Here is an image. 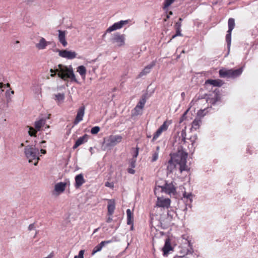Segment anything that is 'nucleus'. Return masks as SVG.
Wrapping results in <instances>:
<instances>
[{
    "mask_svg": "<svg viewBox=\"0 0 258 258\" xmlns=\"http://www.w3.org/2000/svg\"><path fill=\"white\" fill-rule=\"evenodd\" d=\"M185 132L182 131L181 133L182 139L178 147L177 151L175 153L171 155V158L172 160H173L177 165L179 166V168L181 172L183 171H188L189 169L186 165V159L188 154L186 152L185 150L183 149V147L181 145L185 143Z\"/></svg>",
    "mask_w": 258,
    "mask_h": 258,
    "instance_id": "f257e3e1",
    "label": "nucleus"
},
{
    "mask_svg": "<svg viewBox=\"0 0 258 258\" xmlns=\"http://www.w3.org/2000/svg\"><path fill=\"white\" fill-rule=\"evenodd\" d=\"M58 67V72L57 73V76L58 77L64 81L70 80L72 82H78L71 66L68 67L62 64H59Z\"/></svg>",
    "mask_w": 258,
    "mask_h": 258,
    "instance_id": "f03ea898",
    "label": "nucleus"
},
{
    "mask_svg": "<svg viewBox=\"0 0 258 258\" xmlns=\"http://www.w3.org/2000/svg\"><path fill=\"white\" fill-rule=\"evenodd\" d=\"M24 153L26 158L29 160V162H33V161H34V165H37L38 161L39 160L38 149L32 145L27 146L25 148Z\"/></svg>",
    "mask_w": 258,
    "mask_h": 258,
    "instance_id": "7ed1b4c3",
    "label": "nucleus"
},
{
    "mask_svg": "<svg viewBox=\"0 0 258 258\" xmlns=\"http://www.w3.org/2000/svg\"><path fill=\"white\" fill-rule=\"evenodd\" d=\"M243 72L242 68L237 69L222 68L219 71V76L223 78L235 79L239 77Z\"/></svg>",
    "mask_w": 258,
    "mask_h": 258,
    "instance_id": "20e7f679",
    "label": "nucleus"
},
{
    "mask_svg": "<svg viewBox=\"0 0 258 258\" xmlns=\"http://www.w3.org/2000/svg\"><path fill=\"white\" fill-rule=\"evenodd\" d=\"M164 192L166 194L175 195L176 193V188L173 183H166L164 186H156L154 190L155 195H157L158 192Z\"/></svg>",
    "mask_w": 258,
    "mask_h": 258,
    "instance_id": "39448f33",
    "label": "nucleus"
},
{
    "mask_svg": "<svg viewBox=\"0 0 258 258\" xmlns=\"http://www.w3.org/2000/svg\"><path fill=\"white\" fill-rule=\"evenodd\" d=\"M46 123V119L44 118H41L38 120H36L34 122L35 128L30 126H27L29 128L28 134L31 137H36L37 133L38 131H40L41 128L44 126Z\"/></svg>",
    "mask_w": 258,
    "mask_h": 258,
    "instance_id": "423d86ee",
    "label": "nucleus"
},
{
    "mask_svg": "<svg viewBox=\"0 0 258 258\" xmlns=\"http://www.w3.org/2000/svg\"><path fill=\"white\" fill-rule=\"evenodd\" d=\"M204 110H200L198 111L197 116L191 123V131H197L199 129L202 123V117L205 115L204 114Z\"/></svg>",
    "mask_w": 258,
    "mask_h": 258,
    "instance_id": "0eeeda50",
    "label": "nucleus"
},
{
    "mask_svg": "<svg viewBox=\"0 0 258 258\" xmlns=\"http://www.w3.org/2000/svg\"><path fill=\"white\" fill-rule=\"evenodd\" d=\"M220 94L219 90L215 89L212 93L207 95V102L212 105H214L220 100Z\"/></svg>",
    "mask_w": 258,
    "mask_h": 258,
    "instance_id": "6e6552de",
    "label": "nucleus"
},
{
    "mask_svg": "<svg viewBox=\"0 0 258 258\" xmlns=\"http://www.w3.org/2000/svg\"><path fill=\"white\" fill-rule=\"evenodd\" d=\"M130 21V20H121L119 22L114 23L112 26L107 29L105 33L103 35V36H104L106 33H110L113 31L122 28L124 25L127 24Z\"/></svg>",
    "mask_w": 258,
    "mask_h": 258,
    "instance_id": "1a4fd4ad",
    "label": "nucleus"
},
{
    "mask_svg": "<svg viewBox=\"0 0 258 258\" xmlns=\"http://www.w3.org/2000/svg\"><path fill=\"white\" fill-rule=\"evenodd\" d=\"M122 137L120 135H110L106 140V146L107 147H113L120 143Z\"/></svg>",
    "mask_w": 258,
    "mask_h": 258,
    "instance_id": "9d476101",
    "label": "nucleus"
},
{
    "mask_svg": "<svg viewBox=\"0 0 258 258\" xmlns=\"http://www.w3.org/2000/svg\"><path fill=\"white\" fill-rule=\"evenodd\" d=\"M59 56L68 59H73L77 57V53L75 51L65 50L58 49Z\"/></svg>",
    "mask_w": 258,
    "mask_h": 258,
    "instance_id": "9b49d317",
    "label": "nucleus"
},
{
    "mask_svg": "<svg viewBox=\"0 0 258 258\" xmlns=\"http://www.w3.org/2000/svg\"><path fill=\"white\" fill-rule=\"evenodd\" d=\"M111 41L112 43H116L117 45L119 47L122 46L125 44V35L116 33L114 34L111 39Z\"/></svg>",
    "mask_w": 258,
    "mask_h": 258,
    "instance_id": "f8f14e48",
    "label": "nucleus"
},
{
    "mask_svg": "<svg viewBox=\"0 0 258 258\" xmlns=\"http://www.w3.org/2000/svg\"><path fill=\"white\" fill-rule=\"evenodd\" d=\"M157 197L156 206L164 208H168L170 205L171 200L169 198L164 199L162 197Z\"/></svg>",
    "mask_w": 258,
    "mask_h": 258,
    "instance_id": "ddd939ff",
    "label": "nucleus"
},
{
    "mask_svg": "<svg viewBox=\"0 0 258 258\" xmlns=\"http://www.w3.org/2000/svg\"><path fill=\"white\" fill-rule=\"evenodd\" d=\"M70 185V181L69 179H66L65 182H60L57 183L54 186V190L58 193L63 192L67 186Z\"/></svg>",
    "mask_w": 258,
    "mask_h": 258,
    "instance_id": "4468645a",
    "label": "nucleus"
},
{
    "mask_svg": "<svg viewBox=\"0 0 258 258\" xmlns=\"http://www.w3.org/2000/svg\"><path fill=\"white\" fill-rule=\"evenodd\" d=\"M85 112V107L82 106L79 108L77 111V114L75 119L74 121V124H77L79 122L82 121Z\"/></svg>",
    "mask_w": 258,
    "mask_h": 258,
    "instance_id": "2eb2a0df",
    "label": "nucleus"
},
{
    "mask_svg": "<svg viewBox=\"0 0 258 258\" xmlns=\"http://www.w3.org/2000/svg\"><path fill=\"white\" fill-rule=\"evenodd\" d=\"M155 61H152L150 64L144 68L142 72L138 75V78L142 77L143 76L146 75L151 72L152 68L155 66Z\"/></svg>",
    "mask_w": 258,
    "mask_h": 258,
    "instance_id": "dca6fc26",
    "label": "nucleus"
},
{
    "mask_svg": "<svg viewBox=\"0 0 258 258\" xmlns=\"http://www.w3.org/2000/svg\"><path fill=\"white\" fill-rule=\"evenodd\" d=\"M112 240L101 241L99 244L95 246L92 251V255H94L96 252L101 250L102 247L105 245L111 243Z\"/></svg>",
    "mask_w": 258,
    "mask_h": 258,
    "instance_id": "f3484780",
    "label": "nucleus"
},
{
    "mask_svg": "<svg viewBox=\"0 0 258 258\" xmlns=\"http://www.w3.org/2000/svg\"><path fill=\"white\" fill-rule=\"evenodd\" d=\"M115 209V202L113 199L109 200L107 205V214L108 216H111L114 213Z\"/></svg>",
    "mask_w": 258,
    "mask_h": 258,
    "instance_id": "a211bd4d",
    "label": "nucleus"
},
{
    "mask_svg": "<svg viewBox=\"0 0 258 258\" xmlns=\"http://www.w3.org/2000/svg\"><path fill=\"white\" fill-rule=\"evenodd\" d=\"M146 100L145 97H142L141 99L139 101L134 110L136 112V115H138L140 113V112L143 109L144 107L145 104L146 103Z\"/></svg>",
    "mask_w": 258,
    "mask_h": 258,
    "instance_id": "6ab92c4d",
    "label": "nucleus"
},
{
    "mask_svg": "<svg viewBox=\"0 0 258 258\" xmlns=\"http://www.w3.org/2000/svg\"><path fill=\"white\" fill-rule=\"evenodd\" d=\"M173 248L171 246L170 239L167 238L165 240L164 246L162 249L163 255H167L169 252L171 250H173Z\"/></svg>",
    "mask_w": 258,
    "mask_h": 258,
    "instance_id": "aec40b11",
    "label": "nucleus"
},
{
    "mask_svg": "<svg viewBox=\"0 0 258 258\" xmlns=\"http://www.w3.org/2000/svg\"><path fill=\"white\" fill-rule=\"evenodd\" d=\"M85 182V180L82 174H80L75 177V187L76 188H79Z\"/></svg>",
    "mask_w": 258,
    "mask_h": 258,
    "instance_id": "412c9836",
    "label": "nucleus"
},
{
    "mask_svg": "<svg viewBox=\"0 0 258 258\" xmlns=\"http://www.w3.org/2000/svg\"><path fill=\"white\" fill-rule=\"evenodd\" d=\"M224 84L223 81L220 79L216 80H212V79H208L206 81L205 85H213L215 87H221Z\"/></svg>",
    "mask_w": 258,
    "mask_h": 258,
    "instance_id": "4be33fe9",
    "label": "nucleus"
},
{
    "mask_svg": "<svg viewBox=\"0 0 258 258\" xmlns=\"http://www.w3.org/2000/svg\"><path fill=\"white\" fill-rule=\"evenodd\" d=\"M88 140V135L87 134H85L82 137L79 138L76 142L75 144L73 146V148L75 149L77 148L79 146L86 142Z\"/></svg>",
    "mask_w": 258,
    "mask_h": 258,
    "instance_id": "5701e85b",
    "label": "nucleus"
},
{
    "mask_svg": "<svg viewBox=\"0 0 258 258\" xmlns=\"http://www.w3.org/2000/svg\"><path fill=\"white\" fill-rule=\"evenodd\" d=\"M58 39L59 42L62 44V45L65 47L67 45L68 43L66 40V32L64 31L58 30Z\"/></svg>",
    "mask_w": 258,
    "mask_h": 258,
    "instance_id": "b1692460",
    "label": "nucleus"
},
{
    "mask_svg": "<svg viewBox=\"0 0 258 258\" xmlns=\"http://www.w3.org/2000/svg\"><path fill=\"white\" fill-rule=\"evenodd\" d=\"M50 44V42L46 41L44 38L42 37L40 39L39 42L36 44V47L38 49H44L48 44Z\"/></svg>",
    "mask_w": 258,
    "mask_h": 258,
    "instance_id": "393cba45",
    "label": "nucleus"
},
{
    "mask_svg": "<svg viewBox=\"0 0 258 258\" xmlns=\"http://www.w3.org/2000/svg\"><path fill=\"white\" fill-rule=\"evenodd\" d=\"M172 123L171 120H166L158 128L162 133L168 130L169 126Z\"/></svg>",
    "mask_w": 258,
    "mask_h": 258,
    "instance_id": "a878e982",
    "label": "nucleus"
},
{
    "mask_svg": "<svg viewBox=\"0 0 258 258\" xmlns=\"http://www.w3.org/2000/svg\"><path fill=\"white\" fill-rule=\"evenodd\" d=\"M127 214V224L128 225H133L134 222L133 214L132 213L130 209L126 210Z\"/></svg>",
    "mask_w": 258,
    "mask_h": 258,
    "instance_id": "bb28decb",
    "label": "nucleus"
},
{
    "mask_svg": "<svg viewBox=\"0 0 258 258\" xmlns=\"http://www.w3.org/2000/svg\"><path fill=\"white\" fill-rule=\"evenodd\" d=\"M86 72V69L84 66H80L77 68V72L80 74L83 79L85 78Z\"/></svg>",
    "mask_w": 258,
    "mask_h": 258,
    "instance_id": "cd10ccee",
    "label": "nucleus"
},
{
    "mask_svg": "<svg viewBox=\"0 0 258 258\" xmlns=\"http://www.w3.org/2000/svg\"><path fill=\"white\" fill-rule=\"evenodd\" d=\"M176 165V163L171 158L168 163L167 169L172 171L175 168Z\"/></svg>",
    "mask_w": 258,
    "mask_h": 258,
    "instance_id": "c85d7f7f",
    "label": "nucleus"
},
{
    "mask_svg": "<svg viewBox=\"0 0 258 258\" xmlns=\"http://www.w3.org/2000/svg\"><path fill=\"white\" fill-rule=\"evenodd\" d=\"M228 30L232 31L235 27V20L233 18H229L228 20Z\"/></svg>",
    "mask_w": 258,
    "mask_h": 258,
    "instance_id": "c756f323",
    "label": "nucleus"
},
{
    "mask_svg": "<svg viewBox=\"0 0 258 258\" xmlns=\"http://www.w3.org/2000/svg\"><path fill=\"white\" fill-rule=\"evenodd\" d=\"M227 33L226 35V41L227 43L228 47L229 48L231 45L232 31H227Z\"/></svg>",
    "mask_w": 258,
    "mask_h": 258,
    "instance_id": "7c9ffc66",
    "label": "nucleus"
},
{
    "mask_svg": "<svg viewBox=\"0 0 258 258\" xmlns=\"http://www.w3.org/2000/svg\"><path fill=\"white\" fill-rule=\"evenodd\" d=\"M175 0H165L163 3V9H166L168 7H169Z\"/></svg>",
    "mask_w": 258,
    "mask_h": 258,
    "instance_id": "2f4dec72",
    "label": "nucleus"
},
{
    "mask_svg": "<svg viewBox=\"0 0 258 258\" xmlns=\"http://www.w3.org/2000/svg\"><path fill=\"white\" fill-rule=\"evenodd\" d=\"M162 132L160 130L158 129L157 131L154 134L152 141L154 142L155 141H156L162 134Z\"/></svg>",
    "mask_w": 258,
    "mask_h": 258,
    "instance_id": "473e14b6",
    "label": "nucleus"
},
{
    "mask_svg": "<svg viewBox=\"0 0 258 258\" xmlns=\"http://www.w3.org/2000/svg\"><path fill=\"white\" fill-rule=\"evenodd\" d=\"M100 130V127L98 126H96L94 127H93L91 130V133L92 135H95L97 134Z\"/></svg>",
    "mask_w": 258,
    "mask_h": 258,
    "instance_id": "72a5a7b5",
    "label": "nucleus"
},
{
    "mask_svg": "<svg viewBox=\"0 0 258 258\" xmlns=\"http://www.w3.org/2000/svg\"><path fill=\"white\" fill-rule=\"evenodd\" d=\"M55 99L58 101H62L64 98V94L62 93H58L55 95Z\"/></svg>",
    "mask_w": 258,
    "mask_h": 258,
    "instance_id": "f704fd0d",
    "label": "nucleus"
},
{
    "mask_svg": "<svg viewBox=\"0 0 258 258\" xmlns=\"http://www.w3.org/2000/svg\"><path fill=\"white\" fill-rule=\"evenodd\" d=\"M176 29V33H175V34L173 35L172 36V38L170 40L174 39V38H175L177 36H181L182 35L181 33V29Z\"/></svg>",
    "mask_w": 258,
    "mask_h": 258,
    "instance_id": "c9c22d12",
    "label": "nucleus"
},
{
    "mask_svg": "<svg viewBox=\"0 0 258 258\" xmlns=\"http://www.w3.org/2000/svg\"><path fill=\"white\" fill-rule=\"evenodd\" d=\"M50 72L51 73L50 76L52 77H54L56 75V73L57 74L58 72V67L57 66V68H56V69H51Z\"/></svg>",
    "mask_w": 258,
    "mask_h": 258,
    "instance_id": "e433bc0d",
    "label": "nucleus"
},
{
    "mask_svg": "<svg viewBox=\"0 0 258 258\" xmlns=\"http://www.w3.org/2000/svg\"><path fill=\"white\" fill-rule=\"evenodd\" d=\"M189 109H188L187 110H186L184 112V113L182 114V116L181 117V118L180 119V121H179L180 123L182 122V121H183L184 120H185L186 119V115L188 113Z\"/></svg>",
    "mask_w": 258,
    "mask_h": 258,
    "instance_id": "4c0bfd02",
    "label": "nucleus"
},
{
    "mask_svg": "<svg viewBox=\"0 0 258 258\" xmlns=\"http://www.w3.org/2000/svg\"><path fill=\"white\" fill-rule=\"evenodd\" d=\"M158 153L156 152L154 153L152 155L151 161L152 162L156 161L158 159Z\"/></svg>",
    "mask_w": 258,
    "mask_h": 258,
    "instance_id": "58836bf2",
    "label": "nucleus"
},
{
    "mask_svg": "<svg viewBox=\"0 0 258 258\" xmlns=\"http://www.w3.org/2000/svg\"><path fill=\"white\" fill-rule=\"evenodd\" d=\"M84 250H81L79 251L78 255H75L74 258H84Z\"/></svg>",
    "mask_w": 258,
    "mask_h": 258,
    "instance_id": "ea45409f",
    "label": "nucleus"
},
{
    "mask_svg": "<svg viewBox=\"0 0 258 258\" xmlns=\"http://www.w3.org/2000/svg\"><path fill=\"white\" fill-rule=\"evenodd\" d=\"M139 154V148H136L135 149H134V153L133 155V156L134 158H136Z\"/></svg>",
    "mask_w": 258,
    "mask_h": 258,
    "instance_id": "a19ab883",
    "label": "nucleus"
},
{
    "mask_svg": "<svg viewBox=\"0 0 258 258\" xmlns=\"http://www.w3.org/2000/svg\"><path fill=\"white\" fill-rule=\"evenodd\" d=\"M181 22H176L175 24V29H181Z\"/></svg>",
    "mask_w": 258,
    "mask_h": 258,
    "instance_id": "79ce46f5",
    "label": "nucleus"
},
{
    "mask_svg": "<svg viewBox=\"0 0 258 258\" xmlns=\"http://www.w3.org/2000/svg\"><path fill=\"white\" fill-rule=\"evenodd\" d=\"M192 196L191 194H189V193H186V192H185L184 194H183V197L184 198H186L187 199H190V197Z\"/></svg>",
    "mask_w": 258,
    "mask_h": 258,
    "instance_id": "37998d69",
    "label": "nucleus"
},
{
    "mask_svg": "<svg viewBox=\"0 0 258 258\" xmlns=\"http://www.w3.org/2000/svg\"><path fill=\"white\" fill-rule=\"evenodd\" d=\"M135 163H136V160L134 159H133L131 162V166L132 168L135 167Z\"/></svg>",
    "mask_w": 258,
    "mask_h": 258,
    "instance_id": "c03bdc74",
    "label": "nucleus"
},
{
    "mask_svg": "<svg viewBox=\"0 0 258 258\" xmlns=\"http://www.w3.org/2000/svg\"><path fill=\"white\" fill-rule=\"evenodd\" d=\"M34 228H35L34 224V223L31 224L29 225V226L28 227V230L29 231H31V230H32L33 229H34Z\"/></svg>",
    "mask_w": 258,
    "mask_h": 258,
    "instance_id": "a18cd8bd",
    "label": "nucleus"
},
{
    "mask_svg": "<svg viewBox=\"0 0 258 258\" xmlns=\"http://www.w3.org/2000/svg\"><path fill=\"white\" fill-rule=\"evenodd\" d=\"M112 221V218L111 216H109V217L107 218L106 220V222L107 223H110Z\"/></svg>",
    "mask_w": 258,
    "mask_h": 258,
    "instance_id": "49530a36",
    "label": "nucleus"
},
{
    "mask_svg": "<svg viewBox=\"0 0 258 258\" xmlns=\"http://www.w3.org/2000/svg\"><path fill=\"white\" fill-rule=\"evenodd\" d=\"M128 172L131 174H134L135 173V170L131 168L128 169Z\"/></svg>",
    "mask_w": 258,
    "mask_h": 258,
    "instance_id": "de8ad7c7",
    "label": "nucleus"
},
{
    "mask_svg": "<svg viewBox=\"0 0 258 258\" xmlns=\"http://www.w3.org/2000/svg\"><path fill=\"white\" fill-rule=\"evenodd\" d=\"M40 152L42 154H45L46 153V150L44 149H41Z\"/></svg>",
    "mask_w": 258,
    "mask_h": 258,
    "instance_id": "09e8293b",
    "label": "nucleus"
},
{
    "mask_svg": "<svg viewBox=\"0 0 258 258\" xmlns=\"http://www.w3.org/2000/svg\"><path fill=\"white\" fill-rule=\"evenodd\" d=\"M4 85L3 84V83H0V88L2 89Z\"/></svg>",
    "mask_w": 258,
    "mask_h": 258,
    "instance_id": "8fccbe9b",
    "label": "nucleus"
},
{
    "mask_svg": "<svg viewBox=\"0 0 258 258\" xmlns=\"http://www.w3.org/2000/svg\"><path fill=\"white\" fill-rule=\"evenodd\" d=\"M181 96H182V97L183 98L185 96V93L184 92L181 93Z\"/></svg>",
    "mask_w": 258,
    "mask_h": 258,
    "instance_id": "3c124183",
    "label": "nucleus"
},
{
    "mask_svg": "<svg viewBox=\"0 0 258 258\" xmlns=\"http://www.w3.org/2000/svg\"><path fill=\"white\" fill-rule=\"evenodd\" d=\"M98 229H99V228H97V229H95L94 230V231L93 233H94L98 231Z\"/></svg>",
    "mask_w": 258,
    "mask_h": 258,
    "instance_id": "603ef678",
    "label": "nucleus"
},
{
    "mask_svg": "<svg viewBox=\"0 0 258 258\" xmlns=\"http://www.w3.org/2000/svg\"><path fill=\"white\" fill-rule=\"evenodd\" d=\"M7 87H10V84L9 83H7L6 85H5Z\"/></svg>",
    "mask_w": 258,
    "mask_h": 258,
    "instance_id": "864d4df0",
    "label": "nucleus"
},
{
    "mask_svg": "<svg viewBox=\"0 0 258 258\" xmlns=\"http://www.w3.org/2000/svg\"><path fill=\"white\" fill-rule=\"evenodd\" d=\"M174 258H182V257L180 256H176Z\"/></svg>",
    "mask_w": 258,
    "mask_h": 258,
    "instance_id": "5fc2aeb1",
    "label": "nucleus"
},
{
    "mask_svg": "<svg viewBox=\"0 0 258 258\" xmlns=\"http://www.w3.org/2000/svg\"><path fill=\"white\" fill-rule=\"evenodd\" d=\"M172 14H173V13H172V12L171 11H170V12H169V14H168V15H172Z\"/></svg>",
    "mask_w": 258,
    "mask_h": 258,
    "instance_id": "6e6d98bb",
    "label": "nucleus"
},
{
    "mask_svg": "<svg viewBox=\"0 0 258 258\" xmlns=\"http://www.w3.org/2000/svg\"><path fill=\"white\" fill-rule=\"evenodd\" d=\"M109 183L108 182H107L105 183V186H109Z\"/></svg>",
    "mask_w": 258,
    "mask_h": 258,
    "instance_id": "4d7b16f0",
    "label": "nucleus"
},
{
    "mask_svg": "<svg viewBox=\"0 0 258 258\" xmlns=\"http://www.w3.org/2000/svg\"><path fill=\"white\" fill-rule=\"evenodd\" d=\"M182 20V19L181 18H180L179 19V22H181V23Z\"/></svg>",
    "mask_w": 258,
    "mask_h": 258,
    "instance_id": "13d9d810",
    "label": "nucleus"
},
{
    "mask_svg": "<svg viewBox=\"0 0 258 258\" xmlns=\"http://www.w3.org/2000/svg\"><path fill=\"white\" fill-rule=\"evenodd\" d=\"M169 17H170V16H169V15H167V16H166V18H167V19H169Z\"/></svg>",
    "mask_w": 258,
    "mask_h": 258,
    "instance_id": "bf43d9fd",
    "label": "nucleus"
},
{
    "mask_svg": "<svg viewBox=\"0 0 258 258\" xmlns=\"http://www.w3.org/2000/svg\"><path fill=\"white\" fill-rule=\"evenodd\" d=\"M23 146H24L23 143H22V144H21V147H23Z\"/></svg>",
    "mask_w": 258,
    "mask_h": 258,
    "instance_id": "052dcab7",
    "label": "nucleus"
},
{
    "mask_svg": "<svg viewBox=\"0 0 258 258\" xmlns=\"http://www.w3.org/2000/svg\"><path fill=\"white\" fill-rule=\"evenodd\" d=\"M28 2H32V1H33L34 0H27Z\"/></svg>",
    "mask_w": 258,
    "mask_h": 258,
    "instance_id": "680f3d73",
    "label": "nucleus"
},
{
    "mask_svg": "<svg viewBox=\"0 0 258 258\" xmlns=\"http://www.w3.org/2000/svg\"><path fill=\"white\" fill-rule=\"evenodd\" d=\"M11 93H12V94H14V91H12Z\"/></svg>",
    "mask_w": 258,
    "mask_h": 258,
    "instance_id": "e2e57ef3",
    "label": "nucleus"
},
{
    "mask_svg": "<svg viewBox=\"0 0 258 258\" xmlns=\"http://www.w3.org/2000/svg\"><path fill=\"white\" fill-rule=\"evenodd\" d=\"M45 143V141H43L41 143Z\"/></svg>",
    "mask_w": 258,
    "mask_h": 258,
    "instance_id": "0e129e2a",
    "label": "nucleus"
},
{
    "mask_svg": "<svg viewBox=\"0 0 258 258\" xmlns=\"http://www.w3.org/2000/svg\"><path fill=\"white\" fill-rule=\"evenodd\" d=\"M188 242L189 245H190V242L188 241Z\"/></svg>",
    "mask_w": 258,
    "mask_h": 258,
    "instance_id": "69168bd1",
    "label": "nucleus"
},
{
    "mask_svg": "<svg viewBox=\"0 0 258 258\" xmlns=\"http://www.w3.org/2000/svg\"><path fill=\"white\" fill-rule=\"evenodd\" d=\"M159 147H158L157 148V150H158V149H159Z\"/></svg>",
    "mask_w": 258,
    "mask_h": 258,
    "instance_id": "338daca9",
    "label": "nucleus"
}]
</instances>
